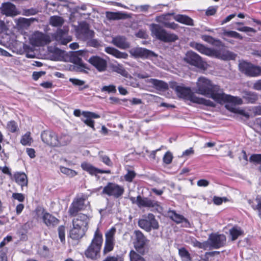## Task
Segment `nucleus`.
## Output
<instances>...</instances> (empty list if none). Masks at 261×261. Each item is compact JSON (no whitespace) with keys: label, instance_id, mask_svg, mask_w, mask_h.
<instances>
[{"label":"nucleus","instance_id":"nucleus-13","mask_svg":"<svg viewBox=\"0 0 261 261\" xmlns=\"http://www.w3.org/2000/svg\"><path fill=\"white\" fill-rule=\"evenodd\" d=\"M134 233L136 237V241L134 243L135 248L137 252L143 255L145 253L144 247L148 240L140 230H135Z\"/></svg>","mask_w":261,"mask_h":261},{"label":"nucleus","instance_id":"nucleus-43","mask_svg":"<svg viewBox=\"0 0 261 261\" xmlns=\"http://www.w3.org/2000/svg\"><path fill=\"white\" fill-rule=\"evenodd\" d=\"M129 256L130 261H145L143 257L133 250L129 252Z\"/></svg>","mask_w":261,"mask_h":261},{"label":"nucleus","instance_id":"nucleus-10","mask_svg":"<svg viewBox=\"0 0 261 261\" xmlns=\"http://www.w3.org/2000/svg\"><path fill=\"white\" fill-rule=\"evenodd\" d=\"M130 55L135 58H150L151 60L154 61V63L156 64V60L159 61L161 57H159L153 52L141 47H136L131 49L129 50Z\"/></svg>","mask_w":261,"mask_h":261},{"label":"nucleus","instance_id":"nucleus-23","mask_svg":"<svg viewBox=\"0 0 261 261\" xmlns=\"http://www.w3.org/2000/svg\"><path fill=\"white\" fill-rule=\"evenodd\" d=\"M111 42L115 46L122 49H125L130 47V44L126 38L121 36L113 37Z\"/></svg>","mask_w":261,"mask_h":261},{"label":"nucleus","instance_id":"nucleus-32","mask_svg":"<svg viewBox=\"0 0 261 261\" xmlns=\"http://www.w3.org/2000/svg\"><path fill=\"white\" fill-rule=\"evenodd\" d=\"M159 206L158 202L149 199L147 198H142L141 197L140 199L139 206V207H154L157 208Z\"/></svg>","mask_w":261,"mask_h":261},{"label":"nucleus","instance_id":"nucleus-59","mask_svg":"<svg viewBox=\"0 0 261 261\" xmlns=\"http://www.w3.org/2000/svg\"><path fill=\"white\" fill-rule=\"evenodd\" d=\"M103 261H123V258L117 256H107Z\"/></svg>","mask_w":261,"mask_h":261},{"label":"nucleus","instance_id":"nucleus-28","mask_svg":"<svg viewBox=\"0 0 261 261\" xmlns=\"http://www.w3.org/2000/svg\"><path fill=\"white\" fill-rule=\"evenodd\" d=\"M106 15L108 19L110 20L124 19L130 17L128 14L121 12H107Z\"/></svg>","mask_w":261,"mask_h":261},{"label":"nucleus","instance_id":"nucleus-25","mask_svg":"<svg viewBox=\"0 0 261 261\" xmlns=\"http://www.w3.org/2000/svg\"><path fill=\"white\" fill-rule=\"evenodd\" d=\"M171 219L177 224L182 223V226L186 228L191 227L189 221L183 216L177 214L175 211H171Z\"/></svg>","mask_w":261,"mask_h":261},{"label":"nucleus","instance_id":"nucleus-1","mask_svg":"<svg viewBox=\"0 0 261 261\" xmlns=\"http://www.w3.org/2000/svg\"><path fill=\"white\" fill-rule=\"evenodd\" d=\"M190 46L202 54L210 57H214L224 61L235 60L237 56L230 51L210 48L195 41L190 42Z\"/></svg>","mask_w":261,"mask_h":261},{"label":"nucleus","instance_id":"nucleus-55","mask_svg":"<svg viewBox=\"0 0 261 261\" xmlns=\"http://www.w3.org/2000/svg\"><path fill=\"white\" fill-rule=\"evenodd\" d=\"M230 111L233 113L241 114L245 117L248 118L249 117V115L248 113H246L244 110L240 109L239 108L232 107L230 109Z\"/></svg>","mask_w":261,"mask_h":261},{"label":"nucleus","instance_id":"nucleus-19","mask_svg":"<svg viewBox=\"0 0 261 261\" xmlns=\"http://www.w3.org/2000/svg\"><path fill=\"white\" fill-rule=\"evenodd\" d=\"M243 98L237 96H233L223 93V91L219 96L218 103H223L226 102H231L237 105H242L243 103Z\"/></svg>","mask_w":261,"mask_h":261},{"label":"nucleus","instance_id":"nucleus-45","mask_svg":"<svg viewBox=\"0 0 261 261\" xmlns=\"http://www.w3.org/2000/svg\"><path fill=\"white\" fill-rule=\"evenodd\" d=\"M256 204L252 205V208L258 212V216L261 218V195H258L255 198Z\"/></svg>","mask_w":261,"mask_h":261},{"label":"nucleus","instance_id":"nucleus-11","mask_svg":"<svg viewBox=\"0 0 261 261\" xmlns=\"http://www.w3.org/2000/svg\"><path fill=\"white\" fill-rule=\"evenodd\" d=\"M116 233V228H111L105 234V242L103 249V255H106L112 251L115 246V234Z\"/></svg>","mask_w":261,"mask_h":261},{"label":"nucleus","instance_id":"nucleus-12","mask_svg":"<svg viewBox=\"0 0 261 261\" xmlns=\"http://www.w3.org/2000/svg\"><path fill=\"white\" fill-rule=\"evenodd\" d=\"M50 42V37L43 33L36 31L30 38V43L34 46H43Z\"/></svg>","mask_w":261,"mask_h":261},{"label":"nucleus","instance_id":"nucleus-51","mask_svg":"<svg viewBox=\"0 0 261 261\" xmlns=\"http://www.w3.org/2000/svg\"><path fill=\"white\" fill-rule=\"evenodd\" d=\"M7 128L12 133L16 132L18 129L17 123L14 121H9L7 124Z\"/></svg>","mask_w":261,"mask_h":261},{"label":"nucleus","instance_id":"nucleus-50","mask_svg":"<svg viewBox=\"0 0 261 261\" xmlns=\"http://www.w3.org/2000/svg\"><path fill=\"white\" fill-rule=\"evenodd\" d=\"M193 244L195 247H197L199 248L203 249L204 250L208 249V243L207 242V241L203 242H200L198 241H195L193 242Z\"/></svg>","mask_w":261,"mask_h":261},{"label":"nucleus","instance_id":"nucleus-30","mask_svg":"<svg viewBox=\"0 0 261 261\" xmlns=\"http://www.w3.org/2000/svg\"><path fill=\"white\" fill-rule=\"evenodd\" d=\"M173 18L175 21L179 23L190 26L194 25L193 19L187 15L181 14L175 15L173 16Z\"/></svg>","mask_w":261,"mask_h":261},{"label":"nucleus","instance_id":"nucleus-14","mask_svg":"<svg viewBox=\"0 0 261 261\" xmlns=\"http://www.w3.org/2000/svg\"><path fill=\"white\" fill-rule=\"evenodd\" d=\"M0 10L2 14L8 17H13L20 14L16 6L10 2L3 3Z\"/></svg>","mask_w":261,"mask_h":261},{"label":"nucleus","instance_id":"nucleus-3","mask_svg":"<svg viewBox=\"0 0 261 261\" xmlns=\"http://www.w3.org/2000/svg\"><path fill=\"white\" fill-rule=\"evenodd\" d=\"M175 91L178 97L185 99L189 100L190 101L206 106L215 107L216 105L213 101L203 98L199 97L191 92L190 88L185 87L181 86H177L175 87Z\"/></svg>","mask_w":261,"mask_h":261},{"label":"nucleus","instance_id":"nucleus-36","mask_svg":"<svg viewBox=\"0 0 261 261\" xmlns=\"http://www.w3.org/2000/svg\"><path fill=\"white\" fill-rule=\"evenodd\" d=\"M81 27V32L83 35L84 39L89 40L93 37L94 33L93 31L89 29L87 24L83 23Z\"/></svg>","mask_w":261,"mask_h":261},{"label":"nucleus","instance_id":"nucleus-40","mask_svg":"<svg viewBox=\"0 0 261 261\" xmlns=\"http://www.w3.org/2000/svg\"><path fill=\"white\" fill-rule=\"evenodd\" d=\"M178 254L182 261H192L190 254L185 248L182 247L179 248L178 249Z\"/></svg>","mask_w":261,"mask_h":261},{"label":"nucleus","instance_id":"nucleus-47","mask_svg":"<svg viewBox=\"0 0 261 261\" xmlns=\"http://www.w3.org/2000/svg\"><path fill=\"white\" fill-rule=\"evenodd\" d=\"M60 171L62 173L65 174L70 177H74L77 174V172L74 170L65 167H61Z\"/></svg>","mask_w":261,"mask_h":261},{"label":"nucleus","instance_id":"nucleus-8","mask_svg":"<svg viewBox=\"0 0 261 261\" xmlns=\"http://www.w3.org/2000/svg\"><path fill=\"white\" fill-rule=\"evenodd\" d=\"M124 192V189L122 186L110 182L103 188L102 193L118 198L123 195Z\"/></svg>","mask_w":261,"mask_h":261},{"label":"nucleus","instance_id":"nucleus-38","mask_svg":"<svg viewBox=\"0 0 261 261\" xmlns=\"http://www.w3.org/2000/svg\"><path fill=\"white\" fill-rule=\"evenodd\" d=\"M229 233L231 237V240L234 241L243 233V231L240 227L234 226L229 230Z\"/></svg>","mask_w":261,"mask_h":261},{"label":"nucleus","instance_id":"nucleus-44","mask_svg":"<svg viewBox=\"0 0 261 261\" xmlns=\"http://www.w3.org/2000/svg\"><path fill=\"white\" fill-rule=\"evenodd\" d=\"M111 70L113 71L117 72L122 76L127 77L128 76V72L124 69L123 66H111Z\"/></svg>","mask_w":261,"mask_h":261},{"label":"nucleus","instance_id":"nucleus-5","mask_svg":"<svg viewBox=\"0 0 261 261\" xmlns=\"http://www.w3.org/2000/svg\"><path fill=\"white\" fill-rule=\"evenodd\" d=\"M149 28L152 36L163 42H174L178 39L176 34L167 32L158 24L152 23L149 25Z\"/></svg>","mask_w":261,"mask_h":261},{"label":"nucleus","instance_id":"nucleus-26","mask_svg":"<svg viewBox=\"0 0 261 261\" xmlns=\"http://www.w3.org/2000/svg\"><path fill=\"white\" fill-rule=\"evenodd\" d=\"M49 51L50 60L54 61L66 60L65 59L66 54L65 51L57 48H54L53 50L49 49Z\"/></svg>","mask_w":261,"mask_h":261},{"label":"nucleus","instance_id":"nucleus-17","mask_svg":"<svg viewBox=\"0 0 261 261\" xmlns=\"http://www.w3.org/2000/svg\"><path fill=\"white\" fill-rule=\"evenodd\" d=\"M81 168L84 171L88 172L91 175H96L97 173H111L110 170H101L93 166L92 164L84 162L81 164Z\"/></svg>","mask_w":261,"mask_h":261},{"label":"nucleus","instance_id":"nucleus-56","mask_svg":"<svg viewBox=\"0 0 261 261\" xmlns=\"http://www.w3.org/2000/svg\"><path fill=\"white\" fill-rule=\"evenodd\" d=\"M58 233L61 241L64 242L65 241V227L63 226L59 227Z\"/></svg>","mask_w":261,"mask_h":261},{"label":"nucleus","instance_id":"nucleus-6","mask_svg":"<svg viewBox=\"0 0 261 261\" xmlns=\"http://www.w3.org/2000/svg\"><path fill=\"white\" fill-rule=\"evenodd\" d=\"M41 137L43 142L53 146L65 145L69 142L68 136H64L59 139L54 132L49 130L43 131L41 133Z\"/></svg>","mask_w":261,"mask_h":261},{"label":"nucleus","instance_id":"nucleus-31","mask_svg":"<svg viewBox=\"0 0 261 261\" xmlns=\"http://www.w3.org/2000/svg\"><path fill=\"white\" fill-rule=\"evenodd\" d=\"M15 181L22 187L28 185V178L26 174L23 172H17L14 174Z\"/></svg>","mask_w":261,"mask_h":261},{"label":"nucleus","instance_id":"nucleus-62","mask_svg":"<svg viewBox=\"0 0 261 261\" xmlns=\"http://www.w3.org/2000/svg\"><path fill=\"white\" fill-rule=\"evenodd\" d=\"M87 44L89 46L97 47L99 45V43L96 39H93L91 38L88 40L87 41Z\"/></svg>","mask_w":261,"mask_h":261},{"label":"nucleus","instance_id":"nucleus-37","mask_svg":"<svg viewBox=\"0 0 261 261\" xmlns=\"http://www.w3.org/2000/svg\"><path fill=\"white\" fill-rule=\"evenodd\" d=\"M172 15H174V14L167 13L155 17V20L158 22L163 24L165 27H166V24L168 23L169 21L171 19L170 17Z\"/></svg>","mask_w":261,"mask_h":261},{"label":"nucleus","instance_id":"nucleus-29","mask_svg":"<svg viewBox=\"0 0 261 261\" xmlns=\"http://www.w3.org/2000/svg\"><path fill=\"white\" fill-rule=\"evenodd\" d=\"M86 230L80 228L73 226L70 231V237L73 240H79L82 238L85 234Z\"/></svg>","mask_w":261,"mask_h":261},{"label":"nucleus","instance_id":"nucleus-39","mask_svg":"<svg viewBox=\"0 0 261 261\" xmlns=\"http://www.w3.org/2000/svg\"><path fill=\"white\" fill-rule=\"evenodd\" d=\"M88 61L92 65H107L106 61L98 56H92L89 59Z\"/></svg>","mask_w":261,"mask_h":261},{"label":"nucleus","instance_id":"nucleus-52","mask_svg":"<svg viewBox=\"0 0 261 261\" xmlns=\"http://www.w3.org/2000/svg\"><path fill=\"white\" fill-rule=\"evenodd\" d=\"M249 160L251 162H254L261 165V154H254L251 155Z\"/></svg>","mask_w":261,"mask_h":261},{"label":"nucleus","instance_id":"nucleus-54","mask_svg":"<svg viewBox=\"0 0 261 261\" xmlns=\"http://www.w3.org/2000/svg\"><path fill=\"white\" fill-rule=\"evenodd\" d=\"M100 160L102 162L106 165L112 167L113 166V163L110 159L106 155H102L99 156Z\"/></svg>","mask_w":261,"mask_h":261},{"label":"nucleus","instance_id":"nucleus-53","mask_svg":"<svg viewBox=\"0 0 261 261\" xmlns=\"http://www.w3.org/2000/svg\"><path fill=\"white\" fill-rule=\"evenodd\" d=\"M173 156L170 151H167L163 157V162L166 164H169L172 162Z\"/></svg>","mask_w":261,"mask_h":261},{"label":"nucleus","instance_id":"nucleus-9","mask_svg":"<svg viewBox=\"0 0 261 261\" xmlns=\"http://www.w3.org/2000/svg\"><path fill=\"white\" fill-rule=\"evenodd\" d=\"M226 237L224 234H211L207 240L208 250L218 249L224 246L226 243Z\"/></svg>","mask_w":261,"mask_h":261},{"label":"nucleus","instance_id":"nucleus-41","mask_svg":"<svg viewBox=\"0 0 261 261\" xmlns=\"http://www.w3.org/2000/svg\"><path fill=\"white\" fill-rule=\"evenodd\" d=\"M64 22V19L62 17L58 16H51L49 19L50 24L54 27H61L63 24Z\"/></svg>","mask_w":261,"mask_h":261},{"label":"nucleus","instance_id":"nucleus-60","mask_svg":"<svg viewBox=\"0 0 261 261\" xmlns=\"http://www.w3.org/2000/svg\"><path fill=\"white\" fill-rule=\"evenodd\" d=\"M12 198L19 202H23L24 200V196L21 193H14L12 195Z\"/></svg>","mask_w":261,"mask_h":261},{"label":"nucleus","instance_id":"nucleus-4","mask_svg":"<svg viewBox=\"0 0 261 261\" xmlns=\"http://www.w3.org/2000/svg\"><path fill=\"white\" fill-rule=\"evenodd\" d=\"M102 242V235L97 229L94 233L90 244L85 251L84 253L86 257L92 260H96L99 258Z\"/></svg>","mask_w":261,"mask_h":261},{"label":"nucleus","instance_id":"nucleus-27","mask_svg":"<svg viewBox=\"0 0 261 261\" xmlns=\"http://www.w3.org/2000/svg\"><path fill=\"white\" fill-rule=\"evenodd\" d=\"M242 96L246 103H254L258 99V95L256 93L247 90L242 92Z\"/></svg>","mask_w":261,"mask_h":261},{"label":"nucleus","instance_id":"nucleus-15","mask_svg":"<svg viewBox=\"0 0 261 261\" xmlns=\"http://www.w3.org/2000/svg\"><path fill=\"white\" fill-rule=\"evenodd\" d=\"M89 220L88 216L81 213L72 220V225L76 227H80L81 228L87 231Z\"/></svg>","mask_w":261,"mask_h":261},{"label":"nucleus","instance_id":"nucleus-64","mask_svg":"<svg viewBox=\"0 0 261 261\" xmlns=\"http://www.w3.org/2000/svg\"><path fill=\"white\" fill-rule=\"evenodd\" d=\"M7 250L5 248L0 250V261H7Z\"/></svg>","mask_w":261,"mask_h":261},{"label":"nucleus","instance_id":"nucleus-21","mask_svg":"<svg viewBox=\"0 0 261 261\" xmlns=\"http://www.w3.org/2000/svg\"><path fill=\"white\" fill-rule=\"evenodd\" d=\"M85 50H80L77 51L71 52L69 54L66 55L67 61H69L75 65H84L81 58L79 56H82Z\"/></svg>","mask_w":261,"mask_h":261},{"label":"nucleus","instance_id":"nucleus-35","mask_svg":"<svg viewBox=\"0 0 261 261\" xmlns=\"http://www.w3.org/2000/svg\"><path fill=\"white\" fill-rule=\"evenodd\" d=\"M56 39L59 43L66 45L71 41L72 38L70 36H65V34L62 31H60L57 33Z\"/></svg>","mask_w":261,"mask_h":261},{"label":"nucleus","instance_id":"nucleus-18","mask_svg":"<svg viewBox=\"0 0 261 261\" xmlns=\"http://www.w3.org/2000/svg\"><path fill=\"white\" fill-rule=\"evenodd\" d=\"M84 201L85 199L83 198H77L73 200L68 210L70 216H75L80 211L84 208Z\"/></svg>","mask_w":261,"mask_h":261},{"label":"nucleus","instance_id":"nucleus-24","mask_svg":"<svg viewBox=\"0 0 261 261\" xmlns=\"http://www.w3.org/2000/svg\"><path fill=\"white\" fill-rule=\"evenodd\" d=\"M41 214L43 222L47 226L54 227L58 224V219L49 213L42 211Z\"/></svg>","mask_w":261,"mask_h":261},{"label":"nucleus","instance_id":"nucleus-49","mask_svg":"<svg viewBox=\"0 0 261 261\" xmlns=\"http://www.w3.org/2000/svg\"><path fill=\"white\" fill-rule=\"evenodd\" d=\"M102 92H107L108 93H115L116 92V87L113 85L105 86L101 89Z\"/></svg>","mask_w":261,"mask_h":261},{"label":"nucleus","instance_id":"nucleus-46","mask_svg":"<svg viewBox=\"0 0 261 261\" xmlns=\"http://www.w3.org/2000/svg\"><path fill=\"white\" fill-rule=\"evenodd\" d=\"M32 141V139L31 137L30 132H27L25 134L22 136L20 140V142L23 145H30Z\"/></svg>","mask_w":261,"mask_h":261},{"label":"nucleus","instance_id":"nucleus-63","mask_svg":"<svg viewBox=\"0 0 261 261\" xmlns=\"http://www.w3.org/2000/svg\"><path fill=\"white\" fill-rule=\"evenodd\" d=\"M237 30L239 31L244 32H246V33H248V32L255 33L256 32V31L254 29L250 28V27H243L241 28H239L237 29Z\"/></svg>","mask_w":261,"mask_h":261},{"label":"nucleus","instance_id":"nucleus-33","mask_svg":"<svg viewBox=\"0 0 261 261\" xmlns=\"http://www.w3.org/2000/svg\"><path fill=\"white\" fill-rule=\"evenodd\" d=\"M105 50L107 53L111 54L117 58L125 59L128 56L127 54L122 53L118 49L112 47H107L105 48Z\"/></svg>","mask_w":261,"mask_h":261},{"label":"nucleus","instance_id":"nucleus-42","mask_svg":"<svg viewBox=\"0 0 261 261\" xmlns=\"http://www.w3.org/2000/svg\"><path fill=\"white\" fill-rule=\"evenodd\" d=\"M150 82L156 88L160 90L166 89L168 88L167 84L162 81L151 79Z\"/></svg>","mask_w":261,"mask_h":261},{"label":"nucleus","instance_id":"nucleus-61","mask_svg":"<svg viewBox=\"0 0 261 261\" xmlns=\"http://www.w3.org/2000/svg\"><path fill=\"white\" fill-rule=\"evenodd\" d=\"M69 81L71 82L74 85L81 86L84 85L85 81L79 80L77 79H69Z\"/></svg>","mask_w":261,"mask_h":261},{"label":"nucleus","instance_id":"nucleus-16","mask_svg":"<svg viewBox=\"0 0 261 261\" xmlns=\"http://www.w3.org/2000/svg\"><path fill=\"white\" fill-rule=\"evenodd\" d=\"M184 60L191 65H204L201 58L196 53L189 51L187 53Z\"/></svg>","mask_w":261,"mask_h":261},{"label":"nucleus","instance_id":"nucleus-58","mask_svg":"<svg viewBox=\"0 0 261 261\" xmlns=\"http://www.w3.org/2000/svg\"><path fill=\"white\" fill-rule=\"evenodd\" d=\"M136 174L133 171H128L127 173L125 175V179L129 182L133 180V178L135 177Z\"/></svg>","mask_w":261,"mask_h":261},{"label":"nucleus","instance_id":"nucleus-48","mask_svg":"<svg viewBox=\"0 0 261 261\" xmlns=\"http://www.w3.org/2000/svg\"><path fill=\"white\" fill-rule=\"evenodd\" d=\"M223 34L225 36L232 37L234 38H238L241 40L243 39L242 36L238 32L233 31H224Z\"/></svg>","mask_w":261,"mask_h":261},{"label":"nucleus","instance_id":"nucleus-20","mask_svg":"<svg viewBox=\"0 0 261 261\" xmlns=\"http://www.w3.org/2000/svg\"><path fill=\"white\" fill-rule=\"evenodd\" d=\"M239 70L249 76L261 75V66H239Z\"/></svg>","mask_w":261,"mask_h":261},{"label":"nucleus","instance_id":"nucleus-2","mask_svg":"<svg viewBox=\"0 0 261 261\" xmlns=\"http://www.w3.org/2000/svg\"><path fill=\"white\" fill-rule=\"evenodd\" d=\"M197 87L196 93L211 97L218 102L219 96L222 91L219 86L212 85L210 80L200 77L197 82Z\"/></svg>","mask_w":261,"mask_h":261},{"label":"nucleus","instance_id":"nucleus-34","mask_svg":"<svg viewBox=\"0 0 261 261\" xmlns=\"http://www.w3.org/2000/svg\"><path fill=\"white\" fill-rule=\"evenodd\" d=\"M69 70L76 72L91 74L94 73V71L89 66H69Z\"/></svg>","mask_w":261,"mask_h":261},{"label":"nucleus","instance_id":"nucleus-57","mask_svg":"<svg viewBox=\"0 0 261 261\" xmlns=\"http://www.w3.org/2000/svg\"><path fill=\"white\" fill-rule=\"evenodd\" d=\"M38 13V11L34 8L26 9L23 11V15L25 16L34 15Z\"/></svg>","mask_w":261,"mask_h":261},{"label":"nucleus","instance_id":"nucleus-22","mask_svg":"<svg viewBox=\"0 0 261 261\" xmlns=\"http://www.w3.org/2000/svg\"><path fill=\"white\" fill-rule=\"evenodd\" d=\"M82 114L84 117L82 120L94 130V121L92 119L99 118L100 116L95 113L88 111H83Z\"/></svg>","mask_w":261,"mask_h":261},{"label":"nucleus","instance_id":"nucleus-7","mask_svg":"<svg viewBox=\"0 0 261 261\" xmlns=\"http://www.w3.org/2000/svg\"><path fill=\"white\" fill-rule=\"evenodd\" d=\"M138 225L147 232H150L151 229H158L160 226L154 215L151 213L142 216V218L138 221Z\"/></svg>","mask_w":261,"mask_h":261}]
</instances>
